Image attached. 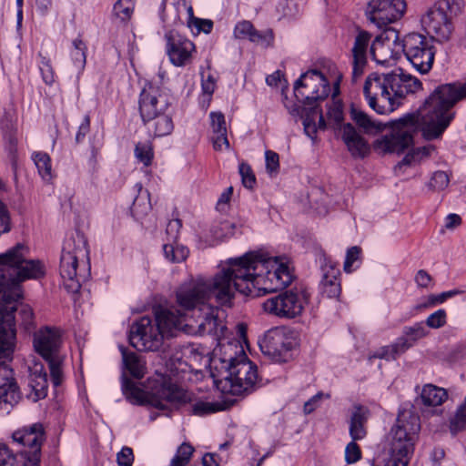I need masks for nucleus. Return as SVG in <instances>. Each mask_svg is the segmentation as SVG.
<instances>
[{"label": "nucleus", "mask_w": 466, "mask_h": 466, "mask_svg": "<svg viewBox=\"0 0 466 466\" xmlns=\"http://www.w3.org/2000/svg\"><path fill=\"white\" fill-rule=\"evenodd\" d=\"M28 248L16 244L0 254V402L16 404L21 394L14 378V370L6 364L15 348L14 312L21 298L20 283L45 275L39 260L26 259Z\"/></svg>", "instance_id": "1"}, {"label": "nucleus", "mask_w": 466, "mask_h": 466, "mask_svg": "<svg viewBox=\"0 0 466 466\" xmlns=\"http://www.w3.org/2000/svg\"><path fill=\"white\" fill-rule=\"evenodd\" d=\"M464 97L466 84L439 86L418 111L393 121L390 132L375 141V149L383 154L402 153L413 145V136L418 131L426 140L441 137L453 119L451 107Z\"/></svg>", "instance_id": "2"}, {"label": "nucleus", "mask_w": 466, "mask_h": 466, "mask_svg": "<svg viewBox=\"0 0 466 466\" xmlns=\"http://www.w3.org/2000/svg\"><path fill=\"white\" fill-rule=\"evenodd\" d=\"M229 268H223L214 276L212 279H206L202 277L191 279L181 284L176 291V301L180 308L178 311L197 310L198 319L197 322L199 335H212L219 339L224 335L225 325L218 319V309L209 303L213 296L216 301L221 306H231L235 297L234 287ZM173 310V309H171ZM175 312L177 309H174Z\"/></svg>", "instance_id": "3"}, {"label": "nucleus", "mask_w": 466, "mask_h": 466, "mask_svg": "<svg viewBox=\"0 0 466 466\" xmlns=\"http://www.w3.org/2000/svg\"><path fill=\"white\" fill-rule=\"evenodd\" d=\"M228 268L235 293L259 297L288 287L293 280V273L288 261L279 258H264L257 252L230 258Z\"/></svg>", "instance_id": "4"}, {"label": "nucleus", "mask_w": 466, "mask_h": 466, "mask_svg": "<svg viewBox=\"0 0 466 466\" xmlns=\"http://www.w3.org/2000/svg\"><path fill=\"white\" fill-rule=\"evenodd\" d=\"M184 323V314L180 311L159 308L155 311V320L142 317L130 329L129 342L138 350H157L165 335H173V330H180Z\"/></svg>", "instance_id": "5"}, {"label": "nucleus", "mask_w": 466, "mask_h": 466, "mask_svg": "<svg viewBox=\"0 0 466 466\" xmlns=\"http://www.w3.org/2000/svg\"><path fill=\"white\" fill-rule=\"evenodd\" d=\"M59 270L66 289L72 293L78 292L90 276L89 249L83 233L76 232L65 240Z\"/></svg>", "instance_id": "6"}, {"label": "nucleus", "mask_w": 466, "mask_h": 466, "mask_svg": "<svg viewBox=\"0 0 466 466\" xmlns=\"http://www.w3.org/2000/svg\"><path fill=\"white\" fill-rule=\"evenodd\" d=\"M420 431V417L411 410L400 411L390 431V458L384 466H408Z\"/></svg>", "instance_id": "7"}, {"label": "nucleus", "mask_w": 466, "mask_h": 466, "mask_svg": "<svg viewBox=\"0 0 466 466\" xmlns=\"http://www.w3.org/2000/svg\"><path fill=\"white\" fill-rule=\"evenodd\" d=\"M223 347L226 354L235 349V356L229 353L228 358L222 360L224 363H228V376L224 380L223 391L236 396L250 393L258 379L256 364L248 360L238 341Z\"/></svg>", "instance_id": "8"}, {"label": "nucleus", "mask_w": 466, "mask_h": 466, "mask_svg": "<svg viewBox=\"0 0 466 466\" xmlns=\"http://www.w3.org/2000/svg\"><path fill=\"white\" fill-rule=\"evenodd\" d=\"M122 390L124 395L131 403L142 404L147 401L159 410L167 409L168 404L178 407L186 403H191L194 400V395L191 392L173 384H162L148 399H147L144 390L127 378L123 380Z\"/></svg>", "instance_id": "9"}, {"label": "nucleus", "mask_w": 466, "mask_h": 466, "mask_svg": "<svg viewBox=\"0 0 466 466\" xmlns=\"http://www.w3.org/2000/svg\"><path fill=\"white\" fill-rule=\"evenodd\" d=\"M61 343V331L57 328L46 326L34 334V349L48 363L55 386H59L63 380L64 357L60 353Z\"/></svg>", "instance_id": "10"}, {"label": "nucleus", "mask_w": 466, "mask_h": 466, "mask_svg": "<svg viewBox=\"0 0 466 466\" xmlns=\"http://www.w3.org/2000/svg\"><path fill=\"white\" fill-rule=\"evenodd\" d=\"M402 52L407 60L420 74L432 68L436 48L433 40L419 33H410L402 40Z\"/></svg>", "instance_id": "11"}, {"label": "nucleus", "mask_w": 466, "mask_h": 466, "mask_svg": "<svg viewBox=\"0 0 466 466\" xmlns=\"http://www.w3.org/2000/svg\"><path fill=\"white\" fill-rule=\"evenodd\" d=\"M451 13L450 0H440L427 11L421 23L429 38L439 43L451 39L454 30Z\"/></svg>", "instance_id": "12"}, {"label": "nucleus", "mask_w": 466, "mask_h": 466, "mask_svg": "<svg viewBox=\"0 0 466 466\" xmlns=\"http://www.w3.org/2000/svg\"><path fill=\"white\" fill-rule=\"evenodd\" d=\"M363 94L370 107L378 114H388L397 107L389 90L386 75L378 73L369 75L364 83Z\"/></svg>", "instance_id": "13"}, {"label": "nucleus", "mask_w": 466, "mask_h": 466, "mask_svg": "<svg viewBox=\"0 0 466 466\" xmlns=\"http://www.w3.org/2000/svg\"><path fill=\"white\" fill-rule=\"evenodd\" d=\"M296 98L305 106L316 105L329 94V84L324 75L318 70H310L300 76L295 82Z\"/></svg>", "instance_id": "14"}, {"label": "nucleus", "mask_w": 466, "mask_h": 466, "mask_svg": "<svg viewBox=\"0 0 466 466\" xmlns=\"http://www.w3.org/2000/svg\"><path fill=\"white\" fill-rule=\"evenodd\" d=\"M306 304V296L291 289L266 299L262 308L272 316L291 319L302 314Z\"/></svg>", "instance_id": "15"}, {"label": "nucleus", "mask_w": 466, "mask_h": 466, "mask_svg": "<svg viewBox=\"0 0 466 466\" xmlns=\"http://www.w3.org/2000/svg\"><path fill=\"white\" fill-rule=\"evenodd\" d=\"M295 345L293 337L283 328L268 330L259 340L263 354L276 362H287L292 356Z\"/></svg>", "instance_id": "16"}, {"label": "nucleus", "mask_w": 466, "mask_h": 466, "mask_svg": "<svg viewBox=\"0 0 466 466\" xmlns=\"http://www.w3.org/2000/svg\"><path fill=\"white\" fill-rule=\"evenodd\" d=\"M172 97L167 91L149 82L143 87L138 100L141 119L168 111Z\"/></svg>", "instance_id": "17"}, {"label": "nucleus", "mask_w": 466, "mask_h": 466, "mask_svg": "<svg viewBox=\"0 0 466 466\" xmlns=\"http://www.w3.org/2000/svg\"><path fill=\"white\" fill-rule=\"evenodd\" d=\"M402 52V42L399 41V33L388 29L376 36L370 46V56L379 65H393Z\"/></svg>", "instance_id": "18"}, {"label": "nucleus", "mask_w": 466, "mask_h": 466, "mask_svg": "<svg viewBox=\"0 0 466 466\" xmlns=\"http://www.w3.org/2000/svg\"><path fill=\"white\" fill-rule=\"evenodd\" d=\"M12 438L14 441L29 449L25 451L24 466H39L41 446L45 441L43 424L37 422L17 430L13 433Z\"/></svg>", "instance_id": "19"}, {"label": "nucleus", "mask_w": 466, "mask_h": 466, "mask_svg": "<svg viewBox=\"0 0 466 466\" xmlns=\"http://www.w3.org/2000/svg\"><path fill=\"white\" fill-rule=\"evenodd\" d=\"M405 9L404 0H371L368 4L366 15L370 22L382 27L400 19Z\"/></svg>", "instance_id": "20"}, {"label": "nucleus", "mask_w": 466, "mask_h": 466, "mask_svg": "<svg viewBox=\"0 0 466 466\" xmlns=\"http://www.w3.org/2000/svg\"><path fill=\"white\" fill-rule=\"evenodd\" d=\"M167 53L170 62L176 66H184L190 63L195 45L177 31H169L165 35Z\"/></svg>", "instance_id": "21"}, {"label": "nucleus", "mask_w": 466, "mask_h": 466, "mask_svg": "<svg viewBox=\"0 0 466 466\" xmlns=\"http://www.w3.org/2000/svg\"><path fill=\"white\" fill-rule=\"evenodd\" d=\"M319 260L322 271V278L319 286V293L329 299H337L341 292L340 270L325 255Z\"/></svg>", "instance_id": "22"}, {"label": "nucleus", "mask_w": 466, "mask_h": 466, "mask_svg": "<svg viewBox=\"0 0 466 466\" xmlns=\"http://www.w3.org/2000/svg\"><path fill=\"white\" fill-rule=\"evenodd\" d=\"M371 34L360 30L356 35L351 48L352 55V81L356 82L364 73L370 54Z\"/></svg>", "instance_id": "23"}, {"label": "nucleus", "mask_w": 466, "mask_h": 466, "mask_svg": "<svg viewBox=\"0 0 466 466\" xmlns=\"http://www.w3.org/2000/svg\"><path fill=\"white\" fill-rule=\"evenodd\" d=\"M386 76L389 90L393 98L404 97L421 88V83L418 78L403 73L401 69L386 74Z\"/></svg>", "instance_id": "24"}, {"label": "nucleus", "mask_w": 466, "mask_h": 466, "mask_svg": "<svg viewBox=\"0 0 466 466\" xmlns=\"http://www.w3.org/2000/svg\"><path fill=\"white\" fill-rule=\"evenodd\" d=\"M341 133L342 139L352 157L363 158L370 153L369 144L351 124H344L341 127Z\"/></svg>", "instance_id": "25"}, {"label": "nucleus", "mask_w": 466, "mask_h": 466, "mask_svg": "<svg viewBox=\"0 0 466 466\" xmlns=\"http://www.w3.org/2000/svg\"><path fill=\"white\" fill-rule=\"evenodd\" d=\"M149 136L162 137L169 136L174 130V122L169 110L142 119Z\"/></svg>", "instance_id": "26"}, {"label": "nucleus", "mask_w": 466, "mask_h": 466, "mask_svg": "<svg viewBox=\"0 0 466 466\" xmlns=\"http://www.w3.org/2000/svg\"><path fill=\"white\" fill-rule=\"evenodd\" d=\"M210 126L213 136L211 137L213 147L216 150H221L224 147L229 148V142L227 136V127L225 116L221 112H211L209 114Z\"/></svg>", "instance_id": "27"}, {"label": "nucleus", "mask_w": 466, "mask_h": 466, "mask_svg": "<svg viewBox=\"0 0 466 466\" xmlns=\"http://www.w3.org/2000/svg\"><path fill=\"white\" fill-rule=\"evenodd\" d=\"M369 416V410L360 405L354 406L350 420V435L353 441H360L365 438L367 431L365 424Z\"/></svg>", "instance_id": "28"}, {"label": "nucleus", "mask_w": 466, "mask_h": 466, "mask_svg": "<svg viewBox=\"0 0 466 466\" xmlns=\"http://www.w3.org/2000/svg\"><path fill=\"white\" fill-rule=\"evenodd\" d=\"M122 353L123 365L126 370L129 372V374L136 378L141 379L146 374V363L142 360V358L133 351H128L124 347L120 348Z\"/></svg>", "instance_id": "29"}, {"label": "nucleus", "mask_w": 466, "mask_h": 466, "mask_svg": "<svg viewBox=\"0 0 466 466\" xmlns=\"http://www.w3.org/2000/svg\"><path fill=\"white\" fill-rule=\"evenodd\" d=\"M448 398L445 389L437 387L433 384H426L420 392V399L425 406H440Z\"/></svg>", "instance_id": "30"}, {"label": "nucleus", "mask_w": 466, "mask_h": 466, "mask_svg": "<svg viewBox=\"0 0 466 466\" xmlns=\"http://www.w3.org/2000/svg\"><path fill=\"white\" fill-rule=\"evenodd\" d=\"M233 35L237 39H248L253 43H259L264 40V35L248 20L237 23L234 27Z\"/></svg>", "instance_id": "31"}, {"label": "nucleus", "mask_w": 466, "mask_h": 466, "mask_svg": "<svg viewBox=\"0 0 466 466\" xmlns=\"http://www.w3.org/2000/svg\"><path fill=\"white\" fill-rule=\"evenodd\" d=\"M351 119L367 133L378 132L382 130L380 123L373 121L364 111L354 105L350 106Z\"/></svg>", "instance_id": "32"}, {"label": "nucleus", "mask_w": 466, "mask_h": 466, "mask_svg": "<svg viewBox=\"0 0 466 466\" xmlns=\"http://www.w3.org/2000/svg\"><path fill=\"white\" fill-rule=\"evenodd\" d=\"M165 258L171 263H180L187 259L189 254L188 248L177 241H169L164 244Z\"/></svg>", "instance_id": "33"}, {"label": "nucleus", "mask_w": 466, "mask_h": 466, "mask_svg": "<svg viewBox=\"0 0 466 466\" xmlns=\"http://www.w3.org/2000/svg\"><path fill=\"white\" fill-rule=\"evenodd\" d=\"M32 159L43 180L50 181L53 178V169L49 155L45 152H34Z\"/></svg>", "instance_id": "34"}, {"label": "nucleus", "mask_w": 466, "mask_h": 466, "mask_svg": "<svg viewBox=\"0 0 466 466\" xmlns=\"http://www.w3.org/2000/svg\"><path fill=\"white\" fill-rule=\"evenodd\" d=\"M134 9V0H118L113 7L115 15L123 22L131 18Z\"/></svg>", "instance_id": "35"}, {"label": "nucleus", "mask_w": 466, "mask_h": 466, "mask_svg": "<svg viewBox=\"0 0 466 466\" xmlns=\"http://www.w3.org/2000/svg\"><path fill=\"white\" fill-rule=\"evenodd\" d=\"M193 451L194 448L191 445L182 443L177 449L169 466H186L189 462Z\"/></svg>", "instance_id": "36"}, {"label": "nucleus", "mask_w": 466, "mask_h": 466, "mask_svg": "<svg viewBox=\"0 0 466 466\" xmlns=\"http://www.w3.org/2000/svg\"><path fill=\"white\" fill-rule=\"evenodd\" d=\"M73 46L74 49L71 52L73 63L77 69H83L86 65V46L79 38L73 41Z\"/></svg>", "instance_id": "37"}, {"label": "nucleus", "mask_w": 466, "mask_h": 466, "mask_svg": "<svg viewBox=\"0 0 466 466\" xmlns=\"http://www.w3.org/2000/svg\"><path fill=\"white\" fill-rule=\"evenodd\" d=\"M135 157L145 167H148L154 157L151 144L149 142L137 143L135 147Z\"/></svg>", "instance_id": "38"}, {"label": "nucleus", "mask_w": 466, "mask_h": 466, "mask_svg": "<svg viewBox=\"0 0 466 466\" xmlns=\"http://www.w3.org/2000/svg\"><path fill=\"white\" fill-rule=\"evenodd\" d=\"M29 386L34 392L35 400L44 399L46 396L48 388L47 378L36 377L35 379H29Z\"/></svg>", "instance_id": "39"}, {"label": "nucleus", "mask_w": 466, "mask_h": 466, "mask_svg": "<svg viewBox=\"0 0 466 466\" xmlns=\"http://www.w3.org/2000/svg\"><path fill=\"white\" fill-rule=\"evenodd\" d=\"M219 410L217 403L198 400L192 403L191 412L197 416H205L214 413Z\"/></svg>", "instance_id": "40"}, {"label": "nucleus", "mask_w": 466, "mask_h": 466, "mask_svg": "<svg viewBox=\"0 0 466 466\" xmlns=\"http://www.w3.org/2000/svg\"><path fill=\"white\" fill-rule=\"evenodd\" d=\"M450 183V177L444 171H436L432 174L428 187L432 190H443L448 187Z\"/></svg>", "instance_id": "41"}, {"label": "nucleus", "mask_w": 466, "mask_h": 466, "mask_svg": "<svg viewBox=\"0 0 466 466\" xmlns=\"http://www.w3.org/2000/svg\"><path fill=\"white\" fill-rule=\"evenodd\" d=\"M447 313L444 309H438L426 319V325L431 329H440L446 324Z\"/></svg>", "instance_id": "42"}, {"label": "nucleus", "mask_w": 466, "mask_h": 466, "mask_svg": "<svg viewBox=\"0 0 466 466\" xmlns=\"http://www.w3.org/2000/svg\"><path fill=\"white\" fill-rule=\"evenodd\" d=\"M356 441L352 440L345 448V461L348 464L355 463L361 458V451Z\"/></svg>", "instance_id": "43"}, {"label": "nucleus", "mask_w": 466, "mask_h": 466, "mask_svg": "<svg viewBox=\"0 0 466 466\" xmlns=\"http://www.w3.org/2000/svg\"><path fill=\"white\" fill-rule=\"evenodd\" d=\"M238 169L244 187L247 188H253L256 184V177L250 166L246 163H241Z\"/></svg>", "instance_id": "44"}, {"label": "nucleus", "mask_w": 466, "mask_h": 466, "mask_svg": "<svg viewBox=\"0 0 466 466\" xmlns=\"http://www.w3.org/2000/svg\"><path fill=\"white\" fill-rule=\"evenodd\" d=\"M0 466H17L16 456L7 447L0 442Z\"/></svg>", "instance_id": "45"}, {"label": "nucleus", "mask_w": 466, "mask_h": 466, "mask_svg": "<svg viewBox=\"0 0 466 466\" xmlns=\"http://www.w3.org/2000/svg\"><path fill=\"white\" fill-rule=\"evenodd\" d=\"M187 26L191 29H196V33L203 32L209 34L213 28V22L209 19L193 18L191 22H187Z\"/></svg>", "instance_id": "46"}, {"label": "nucleus", "mask_w": 466, "mask_h": 466, "mask_svg": "<svg viewBox=\"0 0 466 466\" xmlns=\"http://www.w3.org/2000/svg\"><path fill=\"white\" fill-rule=\"evenodd\" d=\"M266 169L270 175L278 173L279 168V155L271 150L265 152Z\"/></svg>", "instance_id": "47"}, {"label": "nucleus", "mask_w": 466, "mask_h": 466, "mask_svg": "<svg viewBox=\"0 0 466 466\" xmlns=\"http://www.w3.org/2000/svg\"><path fill=\"white\" fill-rule=\"evenodd\" d=\"M40 71L42 78L46 85H52L55 82V73L51 66L50 61L43 57L40 64Z\"/></svg>", "instance_id": "48"}, {"label": "nucleus", "mask_w": 466, "mask_h": 466, "mask_svg": "<svg viewBox=\"0 0 466 466\" xmlns=\"http://www.w3.org/2000/svg\"><path fill=\"white\" fill-rule=\"evenodd\" d=\"M319 116V127H324L325 123L324 119L322 117L321 112L319 110L317 105H311L309 106V113L303 116V127H305L306 124L308 125H313L315 123L316 117Z\"/></svg>", "instance_id": "49"}, {"label": "nucleus", "mask_w": 466, "mask_h": 466, "mask_svg": "<svg viewBox=\"0 0 466 466\" xmlns=\"http://www.w3.org/2000/svg\"><path fill=\"white\" fill-rule=\"evenodd\" d=\"M360 248L356 246L348 249L343 266L345 272L350 273L352 271V265L360 258Z\"/></svg>", "instance_id": "50"}, {"label": "nucleus", "mask_w": 466, "mask_h": 466, "mask_svg": "<svg viewBox=\"0 0 466 466\" xmlns=\"http://www.w3.org/2000/svg\"><path fill=\"white\" fill-rule=\"evenodd\" d=\"M181 228L182 222L180 219H173L167 223L166 232L168 238V242L177 241Z\"/></svg>", "instance_id": "51"}, {"label": "nucleus", "mask_w": 466, "mask_h": 466, "mask_svg": "<svg viewBox=\"0 0 466 466\" xmlns=\"http://www.w3.org/2000/svg\"><path fill=\"white\" fill-rule=\"evenodd\" d=\"M118 466H132L134 461L133 451L131 448L124 447L116 455Z\"/></svg>", "instance_id": "52"}, {"label": "nucleus", "mask_w": 466, "mask_h": 466, "mask_svg": "<svg viewBox=\"0 0 466 466\" xmlns=\"http://www.w3.org/2000/svg\"><path fill=\"white\" fill-rule=\"evenodd\" d=\"M405 334L410 336L414 340L427 335V330L422 322L415 323L413 326L405 329Z\"/></svg>", "instance_id": "53"}, {"label": "nucleus", "mask_w": 466, "mask_h": 466, "mask_svg": "<svg viewBox=\"0 0 466 466\" xmlns=\"http://www.w3.org/2000/svg\"><path fill=\"white\" fill-rule=\"evenodd\" d=\"M399 354V345L390 347H385L380 349L377 353L374 354L375 358L386 359L387 360H393Z\"/></svg>", "instance_id": "54"}, {"label": "nucleus", "mask_w": 466, "mask_h": 466, "mask_svg": "<svg viewBox=\"0 0 466 466\" xmlns=\"http://www.w3.org/2000/svg\"><path fill=\"white\" fill-rule=\"evenodd\" d=\"M10 230V218L5 205L0 200V235Z\"/></svg>", "instance_id": "55"}, {"label": "nucleus", "mask_w": 466, "mask_h": 466, "mask_svg": "<svg viewBox=\"0 0 466 466\" xmlns=\"http://www.w3.org/2000/svg\"><path fill=\"white\" fill-rule=\"evenodd\" d=\"M324 397V394L322 392H318L316 395H314L312 398H310L308 401L305 402L303 410L305 414H310L313 412L317 407L319 404V401ZM326 398H329V394L325 395Z\"/></svg>", "instance_id": "56"}, {"label": "nucleus", "mask_w": 466, "mask_h": 466, "mask_svg": "<svg viewBox=\"0 0 466 466\" xmlns=\"http://www.w3.org/2000/svg\"><path fill=\"white\" fill-rule=\"evenodd\" d=\"M431 280V277L424 269H420L415 276V281L420 288H428Z\"/></svg>", "instance_id": "57"}, {"label": "nucleus", "mask_w": 466, "mask_h": 466, "mask_svg": "<svg viewBox=\"0 0 466 466\" xmlns=\"http://www.w3.org/2000/svg\"><path fill=\"white\" fill-rule=\"evenodd\" d=\"M29 379H35L36 377L47 378V373L45 370L44 365L41 362H35L29 368Z\"/></svg>", "instance_id": "58"}, {"label": "nucleus", "mask_w": 466, "mask_h": 466, "mask_svg": "<svg viewBox=\"0 0 466 466\" xmlns=\"http://www.w3.org/2000/svg\"><path fill=\"white\" fill-rule=\"evenodd\" d=\"M19 315L25 325L29 326L32 324L34 314L32 309L29 306H22L19 311Z\"/></svg>", "instance_id": "59"}, {"label": "nucleus", "mask_w": 466, "mask_h": 466, "mask_svg": "<svg viewBox=\"0 0 466 466\" xmlns=\"http://www.w3.org/2000/svg\"><path fill=\"white\" fill-rule=\"evenodd\" d=\"M216 87V82L214 77L211 75H208L207 78L202 79V88L204 93L208 94V96H211Z\"/></svg>", "instance_id": "60"}, {"label": "nucleus", "mask_w": 466, "mask_h": 466, "mask_svg": "<svg viewBox=\"0 0 466 466\" xmlns=\"http://www.w3.org/2000/svg\"><path fill=\"white\" fill-rule=\"evenodd\" d=\"M89 126H90V120H89V117L86 116H85L84 121L80 125L78 131L76 135V142H80L86 137V135L89 131Z\"/></svg>", "instance_id": "61"}, {"label": "nucleus", "mask_w": 466, "mask_h": 466, "mask_svg": "<svg viewBox=\"0 0 466 466\" xmlns=\"http://www.w3.org/2000/svg\"><path fill=\"white\" fill-rule=\"evenodd\" d=\"M461 223V218L457 214H450L445 218L446 228L452 229Z\"/></svg>", "instance_id": "62"}, {"label": "nucleus", "mask_w": 466, "mask_h": 466, "mask_svg": "<svg viewBox=\"0 0 466 466\" xmlns=\"http://www.w3.org/2000/svg\"><path fill=\"white\" fill-rule=\"evenodd\" d=\"M420 158L418 157L415 150L408 153L402 160L398 164V167H401L402 166H410L416 161H420Z\"/></svg>", "instance_id": "63"}, {"label": "nucleus", "mask_w": 466, "mask_h": 466, "mask_svg": "<svg viewBox=\"0 0 466 466\" xmlns=\"http://www.w3.org/2000/svg\"><path fill=\"white\" fill-rule=\"evenodd\" d=\"M51 5L52 0H35L36 9L43 15L47 14Z\"/></svg>", "instance_id": "64"}]
</instances>
